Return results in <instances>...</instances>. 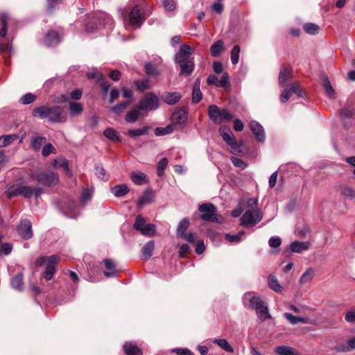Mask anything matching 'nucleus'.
Returning <instances> with one entry per match:
<instances>
[{
    "mask_svg": "<svg viewBox=\"0 0 355 355\" xmlns=\"http://www.w3.org/2000/svg\"><path fill=\"white\" fill-rule=\"evenodd\" d=\"M146 224V219L143 216L139 215L135 218L133 227L134 229L141 232V230L143 229Z\"/></svg>",
    "mask_w": 355,
    "mask_h": 355,
    "instance_id": "nucleus-62",
    "label": "nucleus"
},
{
    "mask_svg": "<svg viewBox=\"0 0 355 355\" xmlns=\"http://www.w3.org/2000/svg\"><path fill=\"white\" fill-rule=\"evenodd\" d=\"M251 131L254 135L256 139L261 143L266 139V133L263 127L258 121L252 120L249 123Z\"/></svg>",
    "mask_w": 355,
    "mask_h": 355,
    "instance_id": "nucleus-20",
    "label": "nucleus"
},
{
    "mask_svg": "<svg viewBox=\"0 0 355 355\" xmlns=\"http://www.w3.org/2000/svg\"><path fill=\"white\" fill-rule=\"evenodd\" d=\"M187 112L183 108L176 110L171 116V125L175 130H181L187 121Z\"/></svg>",
    "mask_w": 355,
    "mask_h": 355,
    "instance_id": "nucleus-12",
    "label": "nucleus"
},
{
    "mask_svg": "<svg viewBox=\"0 0 355 355\" xmlns=\"http://www.w3.org/2000/svg\"><path fill=\"white\" fill-rule=\"evenodd\" d=\"M51 153H56V150L51 143H48L43 147L42 154L44 157H48Z\"/></svg>",
    "mask_w": 355,
    "mask_h": 355,
    "instance_id": "nucleus-64",
    "label": "nucleus"
},
{
    "mask_svg": "<svg viewBox=\"0 0 355 355\" xmlns=\"http://www.w3.org/2000/svg\"><path fill=\"white\" fill-rule=\"evenodd\" d=\"M48 121L53 123H61L67 121V117L63 114V109L61 106L53 105L50 107Z\"/></svg>",
    "mask_w": 355,
    "mask_h": 355,
    "instance_id": "nucleus-15",
    "label": "nucleus"
},
{
    "mask_svg": "<svg viewBox=\"0 0 355 355\" xmlns=\"http://www.w3.org/2000/svg\"><path fill=\"white\" fill-rule=\"evenodd\" d=\"M255 311L258 318L261 321L271 318V315L269 313L268 306L266 304L261 306L260 309H256Z\"/></svg>",
    "mask_w": 355,
    "mask_h": 355,
    "instance_id": "nucleus-42",
    "label": "nucleus"
},
{
    "mask_svg": "<svg viewBox=\"0 0 355 355\" xmlns=\"http://www.w3.org/2000/svg\"><path fill=\"white\" fill-rule=\"evenodd\" d=\"M59 209L66 217L69 218H76L80 214L79 207L71 198L65 199L60 205Z\"/></svg>",
    "mask_w": 355,
    "mask_h": 355,
    "instance_id": "nucleus-9",
    "label": "nucleus"
},
{
    "mask_svg": "<svg viewBox=\"0 0 355 355\" xmlns=\"http://www.w3.org/2000/svg\"><path fill=\"white\" fill-rule=\"evenodd\" d=\"M28 179L34 180L38 184L51 187L58 184L60 181L58 173L49 170H37L28 175Z\"/></svg>",
    "mask_w": 355,
    "mask_h": 355,
    "instance_id": "nucleus-2",
    "label": "nucleus"
},
{
    "mask_svg": "<svg viewBox=\"0 0 355 355\" xmlns=\"http://www.w3.org/2000/svg\"><path fill=\"white\" fill-rule=\"evenodd\" d=\"M50 107L41 105L35 107L32 111V115L34 117L39 118L40 119H48L49 115Z\"/></svg>",
    "mask_w": 355,
    "mask_h": 355,
    "instance_id": "nucleus-28",
    "label": "nucleus"
},
{
    "mask_svg": "<svg viewBox=\"0 0 355 355\" xmlns=\"http://www.w3.org/2000/svg\"><path fill=\"white\" fill-rule=\"evenodd\" d=\"M224 50V42L218 40L215 42L210 47L211 55L213 57L219 56Z\"/></svg>",
    "mask_w": 355,
    "mask_h": 355,
    "instance_id": "nucleus-37",
    "label": "nucleus"
},
{
    "mask_svg": "<svg viewBox=\"0 0 355 355\" xmlns=\"http://www.w3.org/2000/svg\"><path fill=\"white\" fill-rule=\"evenodd\" d=\"M98 19L101 21L99 28L101 26L104 27L105 29L110 31L113 27V21L110 15H102L101 17H98ZM98 28L97 26H93L90 24L86 25V31L88 33H94Z\"/></svg>",
    "mask_w": 355,
    "mask_h": 355,
    "instance_id": "nucleus-19",
    "label": "nucleus"
},
{
    "mask_svg": "<svg viewBox=\"0 0 355 355\" xmlns=\"http://www.w3.org/2000/svg\"><path fill=\"white\" fill-rule=\"evenodd\" d=\"M145 20L144 11L139 6H135L129 14V21L135 28H139Z\"/></svg>",
    "mask_w": 355,
    "mask_h": 355,
    "instance_id": "nucleus-13",
    "label": "nucleus"
},
{
    "mask_svg": "<svg viewBox=\"0 0 355 355\" xmlns=\"http://www.w3.org/2000/svg\"><path fill=\"white\" fill-rule=\"evenodd\" d=\"M150 129V128L149 126L146 125L141 128L129 130L128 131V135L130 137L134 138L136 137L147 135Z\"/></svg>",
    "mask_w": 355,
    "mask_h": 355,
    "instance_id": "nucleus-47",
    "label": "nucleus"
},
{
    "mask_svg": "<svg viewBox=\"0 0 355 355\" xmlns=\"http://www.w3.org/2000/svg\"><path fill=\"white\" fill-rule=\"evenodd\" d=\"M36 99L37 96L35 94L27 93L20 98L19 103L21 105H27L33 103Z\"/></svg>",
    "mask_w": 355,
    "mask_h": 355,
    "instance_id": "nucleus-54",
    "label": "nucleus"
},
{
    "mask_svg": "<svg viewBox=\"0 0 355 355\" xmlns=\"http://www.w3.org/2000/svg\"><path fill=\"white\" fill-rule=\"evenodd\" d=\"M162 101L166 104L172 105L177 103L181 98V94L179 92H164L161 96Z\"/></svg>",
    "mask_w": 355,
    "mask_h": 355,
    "instance_id": "nucleus-24",
    "label": "nucleus"
},
{
    "mask_svg": "<svg viewBox=\"0 0 355 355\" xmlns=\"http://www.w3.org/2000/svg\"><path fill=\"white\" fill-rule=\"evenodd\" d=\"M304 30L309 35H316L319 32L320 27L313 23H306L304 25Z\"/></svg>",
    "mask_w": 355,
    "mask_h": 355,
    "instance_id": "nucleus-58",
    "label": "nucleus"
},
{
    "mask_svg": "<svg viewBox=\"0 0 355 355\" xmlns=\"http://www.w3.org/2000/svg\"><path fill=\"white\" fill-rule=\"evenodd\" d=\"M275 352L279 355H295L293 350L291 347L286 346L277 347Z\"/></svg>",
    "mask_w": 355,
    "mask_h": 355,
    "instance_id": "nucleus-63",
    "label": "nucleus"
},
{
    "mask_svg": "<svg viewBox=\"0 0 355 355\" xmlns=\"http://www.w3.org/2000/svg\"><path fill=\"white\" fill-rule=\"evenodd\" d=\"M18 136L15 134L3 135L0 137V147H6L16 140Z\"/></svg>",
    "mask_w": 355,
    "mask_h": 355,
    "instance_id": "nucleus-53",
    "label": "nucleus"
},
{
    "mask_svg": "<svg viewBox=\"0 0 355 355\" xmlns=\"http://www.w3.org/2000/svg\"><path fill=\"white\" fill-rule=\"evenodd\" d=\"M94 191L92 189L85 188L83 189L80 200V205L85 207L87 205L88 202L92 199L93 196Z\"/></svg>",
    "mask_w": 355,
    "mask_h": 355,
    "instance_id": "nucleus-40",
    "label": "nucleus"
},
{
    "mask_svg": "<svg viewBox=\"0 0 355 355\" xmlns=\"http://www.w3.org/2000/svg\"><path fill=\"white\" fill-rule=\"evenodd\" d=\"M168 159L166 158L161 159L157 165V174L159 177H162L164 175V170L168 165Z\"/></svg>",
    "mask_w": 355,
    "mask_h": 355,
    "instance_id": "nucleus-59",
    "label": "nucleus"
},
{
    "mask_svg": "<svg viewBox=\"0 0 355 355\" xmlns=\"http://www.w3.org/2000/svg\"><path fill=\"white\" fill-rule=\"evenodd\" d=\"M8 17L6 14H3L1 16V28H0V53L8 52L10 54H13L15 51L12 46L11 41H8L6 44L2 42V40L5 38L7 35L8 30Z\"/></svg>",
    "mask_w": 355,
    "mask_h": 355,
    "instance_id": "nucleus-8",
    "label": "nucleus"
},
{
    "mask_svg": "<svg viewBox=\"0 0 355 355\" xmlns=\"http://www.w3.org/2000/svg\"><path fill=\"white\" fill-rule=\"evenodd\" d=\"M213 342L216 344H217L221 349H223L224 351L229 352V353H233L234 352V348L229 344L227 340L225 338H220V339H214Z\"/></svg>",
    "mask_w": 355,
    "mask_h": 355,
    "instance_id": "nucleus-50",
    "label": "nucleus"
},
{
    "mask_svg": "<svg viewBox=\"0 0 355 355\" xmlns=\"http://www.w3.org/2000/svg\"><path fill=\"white\" fill-rule=\"evenodd\" d=\"M44 193V189L39 186L31 187L21 184H15L6 189V193L8 198L16 196H22L24 198L30 199L33 197L38 199Z\"/></svg>",
    "mask_w": 355,
    "mask_h": 355,
    "instance_id": "nucleus-1",
    "label": "nucleus"
},
{
    "mask_svg": "<svg viewBox=\"0 0 355 355\" xmlns=\"http://www.w3.org/2000/svg\"><path fill=\"white\" fill-rule=\"evenodd\" d=\"M200 79L198 78L193 85V92H192V103L196 104L199 103L202 98V95L200 89Z\"/></svg>",
    "mask_w": 355,
    "mask_h": 355,
    "instance_id": "nucleus-33",
    "label": "nucleus"
},
{
    "mask_svg": "<svg viewBox=\"0 0 355 355\" xmlns=\"http://www.w3.org/2000/svg\"><path fill=\"white\" fill-rule=\"evenodd\" d=\"M156 227L153 223H148L141 230V234L146 236H153L155 233Z\"/></svg>",
    "mask_w": 355,
    "mask_h": 355,
    "instance_id": "nucleus-55",
    "label": "nucleus"
},
{
    "mask_svg": "<svg viewBox=\"0 0 355 355\" xmlns=\"http://www.w3.org/2000/svg\"><path fill=\"white\" fill-rule=\"evenodd\" d=\"M19 234L24 239H30L33 237L32 224L28 219H23L17 226Z\"/></svg>",
    "mask_w": 355,
    "mask_h": 355,
    "instance_id": "nucleus-18",
    "label": "nucleus"
},
{
    "mask_svg": "<svg viewBox=\"0 0 355 355\" xmlns=\"http://www.w3.org/2000/svg\"><path fill=\"white\" fill-rule=\"evenodd\" d=\"M315 276V270L309 267L306 270V271L301 275L299 282L300 284L303 285L310 282Z\"/></svg>",
    "mask_w": 355,
    "mask_h": 355,
    "instance_id": "nucleus-38",
    "label": "nucleus"
},
{
    "mask_svg": "<svg viewBox=\"0 0 355 355\" xmlns=\"http://www.w3.org/2000/svg\"><path fill=\"white\" fill-rule=\"evenodd\" d=\"M322 87H323L324 92H326V94H327V96L329 98H334L335 97V91H334L331 83L329 82L328 78L326 77L324 78L323 83H322Z\"/></svg>",
    "mask_w": 355,
    "mask_h": 355,
    "instance_id": "nucleus-52",
    "label": "nucleus"
},
{
    "mask_svg": "<svg viewBox=\"0 0 355 355\" xmlns=\"http://www.w3.org/2000/svg\"><path fill=\"white\" fill-rule=\"evenodd\" d=\"M263 218V214L259 209L246 210L241 216V225L243 227H253L259 223Z\"/></svg>",
    "mask_w": 355,
    "mask_h": 355,
    "instance_id": "nucleus-7",
    "label": "nucleus"
},
{
    "mask_svg": "<svg viewBox=\"0 0 355 355\" xmlns=\"http://www.w3.org/2000/svg\"><path fill=\"white\" fill-rule=\"evenodd\" d=\"M52 166L55 168H60L64 170V171L66 173L67 175H71V171L69 167V164L67 160L62 157H58L56 159H54L52 162Z\"/></svg>",
    "mask_w": 355,
    "mask_h": 355,
    "instance_id": "nucleus-29",
    "label": "nucleus"
},
{
    "mask_svg": "<svg viewBox=\"0 0 355 355\" xmlns=\"http://www.w3.org/2000/svg\"><path fill=\"white\" fill-rule=\"evenodd\" d=\"M131 180L137 185H142L147 182L146 175L139 171H133L131 173Z\"/></svg>",
    "mask_w": 355,
    "mask_h": 355,
    "instance_id": "nucleus-39",
    "label": "nucleus"
},
{
    "mask_svg": "<svg viewBox=\"0 0 355 355\" xmlns=\"http://www.w3.org/2000/svg\"><path fill=\"white\" fill-rule=\"evenodd\" d=\"M189 220L187 218L182 219L178 224L177 227L176 234L177 236L180 237L184 236L185 232L189 227Z\"/></svg>",
    "mask_w": 355,
    "mask_h": 355,
    "instance_id": "nucleus-46",
    "label": "nucleus"
},
{
    "mask_svg": "<svg viewBox=\"0 0 355 355\" xmlns=\"http://www.w3.org/2000/svg\"><path fill=\"white\" fill-rule=\"evenodd\" d=\"M137 106L146 115L147 112L155 111L159 107V99L155 93L148 92L140 98Z\"/></svg>",
    "mask_w": 355,
    "mask_h": 355,
    "instance_id": "nucleus-5",
    "label": "nucleus"
},
{
    "mask_svg": "<svg viewBox=\"0 0 355 355\" xmlns=\"http://www.w3.org/2000/svg\"><path fill=\"white\" fill-rule=\"evenodd\" d=\"M176 64L178 66V67L180 69L179 74L180 76H189L193 72V71L194 69V66H195L193 60H189V61L184 62L178 63Z\"/></svg>",
    "mask_w": 355,
    "mask_h": 355,
    "instance_id": "nucleus-23",
    "label": "nucleus"
},
{
    "mask_svg": "<svg viewBox=\"0 0 355 355\" xmlns=\"http://www.w3.org/2000/svg\"><path fill=\"white\" fill-rule=\"evenodd\" d=\"M282 244V239L279 236H275L270 238L268 245L270 248H273L270 251V254H277L280 252V245Z\"/></svg>",
    "mask_w": 355,
    "mask_h": 355,
    "instance_id": "nucleus-34",
    "label": "nucleus"
},
{
    "mask_svg": "<svg viewBox=\"0 0 355 355\" xmlns=\"http://www.w3.org/2000/svg\"><path fill=\"white\" fill-rule=\"evenodd\" d=\"M87 76L89 79L96 80V82L99 84L102 89L103 94L104 96H105L107 94L110 87V85L101 73H98L97 71H95L87 73Z\"/></svg>",
    "mask_w": 355,
    "mask_h": 355,
    "instance_id": "nucleus-16",
    "label": "nucleus"
},
{
    "mask_svg": "<svg viewBox=\"0 0 355 355\" xmlns=\"http://www.w3.org/2000/svg\"><path fill=\"white\" fill-rule=\"evenodd\" d=\"M83 111V105L80 103L69 102V112L71 116H79Z\"/></svg>",
    "mask_w": 355,
    "mask_h": 355,
    "instance_id": "nucleus-35",
    "label": "nucleus"
},
{
    "mask_svg": "<svg viewBox=\"0 0 355 355\" xmlns=\"http://www.w3.org/2000/svg\"><path fill=\"white\" fill-rule=\"evenodd\" d=\"M240 46L234 45L231 51V62L233 64H236L239 60Z\"/></svg>",
    "mask_w": 355,
    "mask_h": 355,
    "instance_id": "nucleus-60",
    "label": "nucleus"
},
{
    "mask_svg": "<svg viewBox=\"0 0 355 355\" xmlns=\"http://www.w3.org/2000/svg\"><path fill=\"white\" fill-rule=\"evenodd\" d=\"M103 135L105 137L113 141H121V138L119 135L118 132L112 128H108L105 129L103 132Z\"/></svg>",
    "mask_w": 355,
    "mask_h": 355,
    "instance_id": "nucleus-49",
    "label": "nucleus"
},
{
    "mask_svg": "<svg viewBox=\"0 0 355 355\" xmlns=\"http://www.w3.org/2000/svg\"><path fill=\"white\" fill-rule=\"evenodd\" d=\"M268 286L277 293H281L284 289L283 286L279 284L276 277L272 275L268 276Z\"/></svg>",
    "mask_w": 355,
    "mask_h": 355,
    "instance_id": "nucleus-43",
    "label": "nucleus"
},
{
    "mask_svg": "<svg viewBox=\"0 0 355 355\" xmlns=\"http://www.w3.org/2000/svg\"><path fill=\"white\" fill-rule=\"evenodd\" d=\"M310 243L309 242L293 241L290 245V249L293 252L300 253L302 251L309 249Z\"/></svg>",
    "mask_w": 355,
    "mask_h": 355,
    "instance_id": "nucleus-30",
    "label": "nucleus"
},
{
    "mask_svg": "<svg viewBox=\"0 0 355 355\" xmlns=\"http://www.w3.org/2000/svg\"><path fill=\"white\" fill-rule=\"evenodd\" d=\"M154 200V194L151 189H146L142 196L138 199L137 206L142 207L144 205L151 203Z\"/></svg>",
    "mask_w": 355,
    "mask_h": 355,
    "instance_id": "nucleus-25",
    "label": "nucleus"
},
{
    "mask_svg": "<svg viewBox=\"0 0 355 355\" xmlns=\"http://www.w3.org/2000/svg\"><path fill=\"white\" fill-rule=\"evenodd\" d=\"M293 76V71L290 67L282 66L279 74V85L281 87H288L292 83L290 82Z\"/></svg>",
    "mask_w": 355,
    "mask_h": 355,
    "instance_id": "nucleus-17",
    "label": "nucleus"
},
{
    "mask_svg": "<svg viewBox=\"0 0 355 355\" xmlns=\"http://www.w3.org/2000/svg\"><path fill=\"white\" fill-rule=\"evenodd\" d=\"M198 211L202 213L200 218L205 221L220 223L216 215V207L211 203H203L198 207Z\"/></svg>",
    "mask_w": 355,
    "mask_h": 355,
    "instance_id": "nucleus-10",
    "label": "nucleus"
},
{
    "mask_svg": "<svg viewBox=\"0 0 355 355\" xmlns=\"http://www.w3.org/2000/svg\"><path fill=\"white\" fill-rule=\"evenodd\" d=\"M132 103V100H128L125 102L120 103L113 107H111V110L115 114H121L128 107V105Z\"/></svg>",
    "mask_w": 355,
    "mask_h": 355,
    "instance_id": "nucleus-56",
    "label": "nucleus"
},
{
    "mask_svg": "<svg viewBox=\"0 0 355 355\" xmlns=\"http://www.w3.org/2000/svg\"><path fill=\"white\" fill-rule=\"evenodd\" d=\"M59 260L60 258L57 255L41 257L37 259L36 265L37 266L45 265V270L42 276L46 281L53 278L55 270V266Z\"/></svg>",
    "mask_w": 355,
    "mask_h": 355,
    "instance_id": "nucleus-6",
    "label": "nucleus"
},
{
    "mask_svg": "<svg viewBox=\"0 0 355 355\" xmlns=\"http://www.w3.org/2000/svg\"><path fill=\"white\" fill-rule=\"evenodd\" d=\"M134 84L140 92H144L150 88V81L148 78L136 80L134 81Z\"/></svg>",
    "mask_w": 355,
    "mask_h": 355,
    "instance_id": "nucleus-48",
    "label": "nucleus"
},
{
    "mask_svg": "<svg viewBox=\"0 0 355 355\" xmlns=\"http://www.w3.org/2000/svg\"><path fill=\"white\" fill-rule=\"evenodd\" d=\"M107 271L104 272V275L107 277H115L116 275V271L115 269V265L112 260L107 259L103 260Z\"/></svg>",
    "mask_w": 355,
    "mask_h": 355,
    "instance_id": "nucleus-32",
    "label": "nucleus"
},
{
    "mask_svg": "<svg viewBox=\"0 0 355 355\" xmlns=\"http://www.w3.org/2000/svg\"><path fill=\"white\" fill-rule=\"evenodd\" d=\"M126 355H142L141 349L135 342H126L123 346Z\"/></svg>",
    "mask_w": 355,
    "mask_h": 355,
    "instance_id": "nucleus-27",
    "label": "nucleus"
},
{
    "mask_svg": "<svg viewBox=\"0 0 355 355\" xmlns=\"http://www.w3.org/2000/svg\"><path fill=\"white\" fill-rule=\"evenodd\" d=\"M60 42L59 34L54 30L49 31L44 38V44L48 47L55 46Z\"/></svg>",
    "mask_w": 355,
    "mask_h": 355,
    "instance_id": "nucleus-21",
    "label": "nucleus"
},
{
    "mask_svg": "<svg viewBox=\"0 0 355 355\" xmlns=\"http://www.w3.org/2000/svg\"><path fill=\"white\" fill-rule=\"evenodd\" d=\"M144 116V113L141 112V110L139 108V107L137 105L134 106L132 108H131L125 114V120L128 123H135L136 122L139 116Z\"/></svg>",
    "mask_w": 355,
    "mask_h": 355,
    "instance_id": "nucleus-22",
    "label": "nucleus"
},
{
    "mask_svg": "<svg viewBox=\"0 0 355 355\" xmlns=\"http://www.w3.org/2000/svg\"><path fill=\"white\" fill-rule=\"evenodd\" d=\"M245 234V233L244 231H240L239 233L236 234H231L230 233H227L225 234V238L230 243H239L243 240Z\"/></svg>",
    "mask_w": 355,
    "mask_h": 355,
    "instance_id": "nucleus-44",
    "label": "nucleus"
},
{
    "mask_svg": "<svg viewBox=\"0 0 355 355\" xmlns=\"http://www.w3.org/2000/svg\"><path fill=\"white\" fill-rule=\"evenodd\" d=\"M155 248V241H149L143 247L141 252L142 254L146 259H149L153 255V252Z\"/></svg>",
    "mask_w": 355,
    "mask_h": 355,
    "instance_id": "nucleus-45",
    "label": "nucleus"
},
{
    "mask_svg": "<svg viewBox=\"0 0 355 355\" xmlns=\"http://www.w3.org/2000/svg\"><path fill=\"white\" fill-rule=\"evenodd\" d=\"M146 73L149 76H157L159 75V71L155 67V65L153 63H146L144 66Z\"/></svg>",
    "mask_w": 355,
    "mask_h": 355,
    "instance_id": "nucleus-57",
    "label": "nucleus"
},
{
    "mask_svg": "<svg viewBox=\"0 0 355 355\" xmlns=\"http://www.w3.org/2000/svg\"><path fill=\"white\" fill-rule=\"evenodd\" d=\"M243 305L247 308H251L254 310L260 309L261 306L266 304V302L261 297L254 292L245 293L242 297Z\"/></svg>",
    "mask_w": 355,
    "mask_h": 355,
    "instance_id": "nucleus-11",
    "label": "nucleus"
},
{
    "mask_svg": "<svg viewBox=\"0 0 355 355\" xmlns=\"http://www.w3.org/2000/svg\"><path fill=\"white\" fill-rule=\"evenodd\" d=\"M284 316L291 324H293V325L299 324V323H302V324H308L309 323V318L295 316L294 315H293L292 313H285L284 314Z\"/></svg>",
    "mask_w": 355,
    "mask_h": 355,
    "instance_id": "nucleus-36",
    "label": "nucleus"
},
{
    "mask_svg": "<svg viewBox=\"0 0 355 355\" xmlns=\"http://www.w3.org/2000/svg\"><path fill=\"white\" fill-rule=\"evenodd\" d=\"M24 276L22 272H18L10 279V286L14 290L21 292L24 289Z\"/></svg>",
    "mask_w": 355,
    "mask_h": 355,
    "instance_id": "nucleus-26",
    "label": "nucleus"
},
{
    "mask_svg": "<svg viewBox=\"0 0 355 355\" xmlns=\"http://www.w3.org/2000/svg\"><path fill=\"white\" fill-rule=\"evenodd\" d=\"M208 116L209 119L215 124L220 125L231 121L234 116L225 108H219L216 105L208 107Z\"/></svg>",
    "mask_w": 355,
    "mask_h": 355,
    "instance_id": "nucleus-4",
    "label": "nucleus"
},
{
    "mask_svg": "<svg viewBox=\"0 0 355 355\" xmlns=\"http://www.w3.org/2000/svg\"><path fill=\"white\" fill-rule=\"evenodd\" d=\"M129 188L126 184H118L111 188V191L115 197L122 198L129 192Z\"/></svg>",
    "mask_w": 355,
    "mask_h": 355,
    "instance_id": "nucleus-31",
    "label": "nucleus"
},
{
    "mask_svg": "<svg viewBox=\"0 0 355 355\" xmlns=\"http://www.w3.org/2000/svg\"><path fill=\"white\" fill-rule=\"evenodd\" d=\"M342 194L345 198H347L350 200H353L355 198V190L349 186H345L342 189Z\"/></svg>",
    "mask_w": 355,
    "mask_h": 355,
    "instance_id": "nucleus-61",
    "label": "nucleus"
},
{
    "mask_svg": "<svg viewBox=\"0 0 355 355\" xmlns=\"http://www.w3.org/2000/svg\"><path fill=\"white\" fill-rule=\"evenodd\" d=\"M193 53V49L187 44L180 46L179 51L175 54L174 61L175 64L193 60L191 55Z\"/></svg>",
    "mask_w": 355,
    "mask_h": 355,
    "instance_id": "nucleus-14",
    "label": "nucleus"
},
{
    "mask_svg": "<svg viewBox=\"0 0 355 355\" xmlns=\"http://www.w3.org/2000/svg\"><path fill=\"white\" fill-rule=\"evenodd\" d=\"M45 142L46 137L42 136H34L31 138V146L35 151H39Z\"/></svg>",
    "mask_w": 355,
    "mask_h": 355,
    "instance_id": "nucleus-41",
    "label": "nucleus"
},
{
    "mask_svg": "<svg viewBox=\"0 0 355 355\" xmlns=\"http://www.w3.org/2000/svg\"><path fill=\"white\" fill-rule=\"evenodd\" d=\"M174 130H176L175 128L170 123L164 128H156L155 134L156 136H163L171 134Z\"/></svg>",
    "mask_w": 355,
    "mask_h": 355,
    "instance_id": "nucleus-51",
    "label": "nucleus"
},
{
    "mask_svg": "<svg viewBox=\"0 0 355 355\" xmlns=\"http://www.w3.org/2000/svg\"><path fill=\"white\" fill-rule=\"evenodd\" d=\"M219 134L222 137L223 140L230 148V152L232 154L244 155L247 152L243 141L238 142L235 140L234 135L227 126H221L219 128Z\"/></svg>",
    "mask_w": 355,
    "mask_h": 355,
    "instance_id": "nucleus-3",
    "label": "nucleus"
}]
</instances>
